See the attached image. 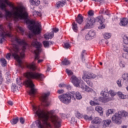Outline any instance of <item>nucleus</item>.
Here are the masks:
<instances>
[{"label": "nucleus", "instance_id": "1", "mask_svg": "<svg viewBox=\"0 0 128 128\" xmlns=\"http://www.w3.org/2000/svg\"><path fill=\"white\" fill-rule=\"evenodd\" d=\"M32 110L35 116L38 118L36 121V126L38 128H54L48 121L50 118L56 128H60L62 120L57 116H54V110H52L49 112L42 110L40 108L34 106H32Z\"/></svg>", "mask_w": 128, "mask_h": 128}, {"label": "nucleus", "instance_id": "2", "mask_svg": "<svg viewBox=\"0 0 128 128\" xmlns=\"http://www.w3.org/2000/svg\"><path fill=\"white\" fill-rule=\"evenodd\" d=\"M12 44V48L10 50V53H8L6 56L7 60H10V56H12L15 60H16L19 66L21 68H24V66L22 65V60L24 58V50L26 48V42L24 40L15 36L11 40Z\"/></svg>", "mask_w": 128, "mask_h": 128}, {"label": "nucleus", "instance_id": "3", "mask_svg": "<svg viewBox=\"0 0 128 128\" xmlns=\"http://www.w3.org/2000/svg\"><path fill=\"white\" fill-rule=\"evenodd\" d=\"M12 16L16 20H24L28 28L34 34H40L42 32V25L38 23L36 24L34 20L28 18V14L24 7L16 8L12 12Z\"/></svg>", "mask_w": 128, "mask_h": 128}, {"label": "nucleus", "instance_id": "4", "mask_svg": "<svg viewBox=\"0 0 128 128\" xmlns=\"http://www.w3.org/2000/svg\"><path fill=\"white\" fill-rule=\"evenodd\" d=\"M25 76L27 78L24 82L25 84L28 88H31L28 94L32 96H34L38 89L34 88V84L32 82V80H39L42 82V80H44V76L42 74L36 73L35 72H28L25 74Z\"/></svg>", "mask_w": 128, "mask_h": 128}, {"label": "nucleus", "instance_id": "5", "mask_svg": "<svg viewBox=\"0 0 128 128\" xmlns=\"http://www.w3.org/2000/svg\"><path fill=\"white\" fill-rule=\"evenodd\" d=\"M96 22L100 24V26L98 27L99 30H102L106 28V25L104 24V19L102 16H98L96 18H94L92 17H89L86 20V25L84 26V30L87 28H92V26L96 24Z\"/></svg>", "mask_w": 128, "mask_h": 128}, {"label": "nucleus", "instance_id": "6", "mask_svg": "<svg viewBox=\"0 0 128 128\" xmlns=\"http://www.w3.org/2000/svg\"><path fill=\"white\" fill-rule=\"evenodd\" d=\"M71 82L73 84L76 88H80L85 92H92V89L84 84V82L82 80H78L76 76H73L71 78Z\"/></svg>", "mask_w": 128, "mask_h": 128}, {"label": "nucleus", "instance_id": "7", "mask_svg": "<svg viewBox=\"0 0 128 128\" xmlns=\"http://www.w3.org/2000/svg\"><path fill=\"white\" fill-rule=\"evenodd\" d=\"M12 23H9L8 24V28L9 29V30H6V28H4V27L2 28V31H1L2 35H0V36H1V38L0 39V44H2L4 42V38H6V36H8L9 38H12V40L14 38L15 36L16 38H18L16 36H12Z\"/></svg>", "mask_w": 128, "mask_h": 128}, {"label": "nucleus", "instance_id": "8", "mask_svg": "<svg viewBox=\"0 0 128 128\" xmlns=\"http://www.w3.org/2000/svg\"><path fill=\"white\" fill-rule=\"evenodd\" d=\"M74 94H76V92H70L69 94H63L58 96V98L64 104H68L72 102V100H76L74 98Z\"/></svg>", "mask_w": 128, "mask_h": 128}, {"label": "nucleus", "instance_id": "9", "mask_svg": "<svg viewBox=\"0 0 128 128\" xmlns=\"http://www.w3.org/2000/svg\"><path fill=\"white\" fill-rule=\"evenodd\" d=\"M124 116L126 118L128 116V112L124 111H119L118 113H116L114 116H112V122L114 124H122V118Z\"/></svg>", "mask_w": 128, "mask_h": 128}, {"label": "nucleus", "instance_id": "10", "mask_svg": "<svg viewBox=\"0 0 128 128\" xmlns=\"http://www.w3.org/2000/svg\"><path fill=\"white\" fill-rule=\"evenodd\" d=\"M32 46L36 48V50L34 51L35 54V60H38L40 58V52H42V44L40 42H38L36 39H34L32 42Z\"/></svg>", "mask_w": 128, "mask_h": 128}, {"label": "nucleus", "instance_id": "11", "mask_svg": "<svg viewBox=\"0 0 128 128\" xmlns=\"http://www.w3.org/2000/svg\"><path fill=\"white\" fill-rule=\"evenodd\" d=\"M108 88H105L104 90H102L100 92V96L103 97H100L99 100L100 102H110V100H112V98L108 96Z\"/></svg>", "mask_w": 128, "mask_h": 128}, {"label": "nucleus", "instance_id": "12", "mask_svg": "<svg viewBox=\"0 0 128 128\" xmlns=\"http://www.w3.org/2000/svg\"><path fill=\"white\" fill-rule=\"evenodd\" d=\"M50 96V92L43 94L40 97V100L42 102L45 106H50V102L48 100V98Z\"/></svg>", "mask_w": 128, "mask_h": 128}, {"label": "nucleus", "instance_id": "13", "mask_svg": "<svg viewBox=\"0 0 128 128\" xmlns=\"http://www.w3.org/2000/svg\"><path fill=\"white\" fill-rule=\"evenodd\" d=\"M12 6V5L10 2H8V0H0V8L2 10H4L6 8V6Z\"/></svg>", "mask_w": 128, "mask_h": 128}, {"label": "nucleus", "instance_id": "14", "mask_svg": "<svg viewBox=\"0 0 128 128\" xmlns=\"http://www.w3.org/2000/svg\"><path fill=\"white\" fill-rule=\"evenodd\" d=\"M94 36H96V32L94 30H91L88 32V34L86 36V39L87 40H92Z\"/></svg>", "mask_w": 128, "mask_h": 128}, {"label": "nucleus", "instance_id": "15", "mask_svg": "<svg viewBox=\"0 0 128 128\" xmlns=\"http://www.w3.org/2000/svg\"><path fill=\"white\" fill-rule=\"evenodd\" d=\"M96 78V75L92 73H88V74H84L82 78Z\"/></svg>", "mask_w": 128, "mask_h": 128}, {"label": "nucleus", "instance_id": "16", "mask_svg": "<svg viewBox=\"0 0 128 128\" xmlns=\"http://www.w3.org/2000/svg\"><path fill=\"white\" fill-rule=\"evenodd\" d=\"M123 46V50L126 52V54H123V58H128V44H124Z\"/></svg>", "mask_w": 128, "mask_h": 128}, {"label": "nucleus", "instance_id": "17", "mask_svg": "<svg viewBox=\"0 0 128 128\" xmlns=\"http://www.w3.org/2000/svg\"><path fill=\"white\" fill-rule=\"evenodd\" d=\"M66 4V0L58 1L56 4V8H62V6H65Z\"/></svg>", "mask_w": 128, "mask_h": 128}, {"label": "nucleus", "instance_id": "18", "mask_svg": "<svg viewBox=\"0 0 128 128\" xmlns=\"http://www.w3.org/2000/svg\"><path fill=\"white\" fill-rule=\"evenodd\" d=\"M120 24L121 26H126L128 24V18H123L121 20Z\"/></svg>", "mask_w": 128, "mask_h": 128}, {"label": "nucleus", "instance_id": "19", "mask_svg": "<svg viewBox=\"0 0 128 128\" xmlns=\"http://www.w3.org/2000/svg\"><path fill=\"white\" fill-rule=\"evenodd\" d=\"M43 46L46 48H50V46H52V44H54V42L52 41H48V40H44L42 42Z\"/></svg>", "mask_w": 128, "mask_h": 128}, {"label": "nucleus", "instance_id": "20", "mask_svg": "<svg viewBox=\"0 0 128 128\" xmlns=\"http://www.w3.org/2000/svg\"><path fill=\"white\" fill-rule=\"evenodd\" d=\"M26 68L31 70L34 71L35 70H36V62H32V64H27Z\"/></svg>", "mask_w": 128, "mask_h": 128}, {"label": "nucleus", "instance_id": "21", "mask_svg": "<svg viewBox=\"0 0 128 128\" xmlns=\"http://www.w3.org/2000/svg\"><path fill=\"white\" fill-rule=\"evenodd\" d=\"M54 32H52L50 33H46L44 34V38L46 40H52V38H54Z\"/></svg>", "mask_w": 128, "mask_h": 128}, {"label": "nucleus", "instance_id": "22", "mask_svg": "<svg viewBox=\"0 0 128 128\" xmlns=\"http://www.w3.org/2000/svg\"><path fill=\"white\" fill-rule=\"evenodd\" d=\"M76 22L79 24H80L84 22V16L80 14H78L77 18H76Z\"/></svg>", "mask_w": 128, "mask_h": 128}, {"label": "nucleus", "instance_id": "23", "mask_svg": "<svg viewBox=\"0 0 128 128\" xmlns=\"http://www.w3.org/2000/svg\"><path fill=\"white\" fill-rule=\"evenodd\" d=\"M99 100L97 98H94V100H90V104L91 106H100Z\"/></svg>", "mask_w": 128, "mask_h": 128}, {"label": "nucleus", "instance_id": "24", "mask_svg": "<svg viewBox=\"0 0 128 128\" xmlns=\"http://www.w3.org/2000/svg\"><path fill=\"white\" fill-rule=\"evenodd\" d=\"M102 122V119L100 118L96 117L92 121V124H99Z\"/></svg>", "mask_w": 128, "mask_h": 128}, {"label": "nucleus", "instance_id": "25", "mask_svg": "<svg viewBox=\"0 0 128 128\" xmlns=\"http://www.w3.org/2000/svg\"><path fill=\"white\" fill-rule=\"evenodd\" d=\"M30 2L32 6H38L40 4V0H30Z\"/></svg>", "mask_w": 128, "mask_h": 128}, {"label": "nucleus", "instance_id": "26", "mask_svg": "<svg viewBox=\"0 0 128 128\" xmlns=\"http://www.w3.org/2000/svg\"><path fill=\"white\" fill-rule=\"evenodd\" d=\"M117 94L119 96V98H122V100H125L126 98H128V95H124L122 92H117Z\"/></svg>", "mask_w": 128, "mask_h": 128}, {"label": "nucleus", "instance_id": "27", "mask_svg": "<svg viewBox=\"0 0 128 128\" xmlns=\"http://www.w3.org/2000/svg\"><path fill=\"white\" fill-rule=\"evenodd\" d=\"M95 110L98 112H99L100 114V116H102L104 114V111H102V108L100 106H97L96 107Z\"/></svg>", "mask_w": 128, "mask_h": 128}, {"label": "nucleus", "instance_id": "28", "mask_svg": "<svg viewBox=\"0 0 128 128\" xmlns=\"http://www.w3.org/2000/svg\"><path fill=\"white\" fill-rule=\"evenodd\" d=\"M122 78L124 80H126V84H128V74L124 73L122 76Z\"/></svg>", "mask_w": 128, "mask_h": 128}, {"label": "nucleus", "instance_id": "29", "mask_svg": "<svg viewBox=\"0 0 128 128\" xmlns=\"http://www.w3.org/2000/svg\"><path fill=\"white\" fill-rule=\"evenodd\" d=\"M72 28L73 30H74V32H78V24H76V22H74L72 24Z\"/></svg>", "mask_w": 128, "mask_h": 128}, {"label": "nucleus", "instance_id": "30", "mask_svg": "<svg viewBox=\"0 0 128 128\" xmlns=\"http://www.w3.org/2000/svg\"><path fill=\"white\" fill-rule=\"evenodd\" d=\"M74 96H76V100H81V98H82V94H80V92H75V94L74 95Z\"/></svg>", "mask_w": 128, "mask_h": 128}, {"label": "nucleus", "instance_id": "31", "mask_svg": "<svg viewBox=\"0 0 128 128\" xmlns=\"http://www.w3.org/2000/svg\"><path fill=\"white\" fill-rule=\"evenodd\" d=\"M110 122H112V121L110 120H104V124H103V127L106 128V126H108L110 124Z\"/></svg>", "mask_w": 128, "mask_h": 128}, {"label": "nucleus", "instance_id": "32", "mask_svg": "<svg viewBox=\"0 0 128 128\" xmlns=\"http://www.w3.org/2000/svg\"><path fill=\"white\" fill-rule=\"evenodd\" d=\"M83 80H84V82H86L87 84L89 85L90 86H92V82L90 80V79L87 78H83Z\"/></svg>", "mask_w": 128, "mask_h": 128}, {"label": "nucleus", "instance_id": "33", "mask_svg": "<svg viewBox=\"0 0 128 128\" xmlns=\"http://www.w3.org/2000/svg\"><path fill=\"white\" fill-rule=\"evenodd\" d=\"M70 64V61L66 58H64L62 62V64H63V66H68Z\"/></svg>", "mask_w": 128, "mask_h": 128}, {"label": "nucleus", "instance_id": "34", "mask_svg": "<svg viewBox=\"0 0 128 128\" xmlns=\"http://www.w3.org/2000/svg\"><path fill=\"white\" fill-rule=\"evenodd\" d=\"M18 117H16L15 118H13L11 120V124H18Z\"/></svg>", "mask_w": 128, "mask_h": 128}, {"label": "nucleus", "instance_id": "35", "mask_svg": "<svg viewBox=\"0 0 128 128\" xmlns=\"http://www.w3.org/2000/svg\"><path fill=\"white\" fill-rule=\"evenodd\" d=\"M112 36V34L110 33H105L104 34V37L106 40H108Z\"/></svg>", "mask_w": 128, "mask_h": 128}, {"label": "nucleus", "instance_id": "36", "mask_svg": "<svg viewBox=\"0 0 128 128\" xmlns=\"http://www.w3.org/2000/svg\"><path fill=\"white\" fill-rule=\"evenodd\" d=\"M123 42L124 44H128V37L126 35H124L123 36Z\"/></svg>", "mask_w": 128, "mask_h": 128}, {"label": "nucleus", "instance_id": "37", "mask_svg": "<svg viewBox=\"0 0 128 128\" xmlns=\"http://www.w3.org/2000/svg\"><path fill=\"white\" fill-rule=\"evenodd\" d=\"M11 90L13 92H16L18 90V86H16V84H12Z\"/></svg>", "mask_w": 128, "mask_h": 128}, {"label": "nucleus", "instance_id": "38", "mask_svg": "<svg viewBox=\"0 0 128 128\" xmlns=\"http://www.w3.org/2000/svg\"><path fill=\"white\" fill-rule=\"evenodd\" d=\"M0 62L2 64V66H6V59L2 58L0 59Z\"/></svg>", "mask_w": 128, "mask_h": 128}, {"label": "nucleus", "instance_id": "39", "mask_svg": "<svg viewBox=\"0 0 128 128\" xmlns=\"http://www.w3.org/2000/svg\"><path fill=\"white\" fill-rule=\"evenodd\" d=\"M108 92L110 94L112 98H114V96L116 95V92L112 90H110Z\"/></svg>", "mask_w": 128, "mask_h": 128}, {"label": "nucleus", "instance_id": "40", "mask_svg": "<svg viewBox=\"0 0 128 128\" xmlns=\"http://www.w3.org/2000/svg\"><path fill=\"white\" fill-rule=\"evenodd\" d=\"M114 114V110L113 109H109L106 113L107 116H109L110 114Z\"/></svg>", "mask_w": 128, "mask_h": 128}, {"label": "nucleus", "instance_id": "41", "mask_svg": "<svg viewBox=\"0 0 128 128\" xmlns=\"http://www.w3.org/2000/svg\"><path fill=\"white\" fill-rule=\"evenodd\" d=\"M64 48H70V44L68 42H66L64 44Z\"/></svg>", "mask_w": 128, "mask_h": 128}, {"label": "nucleus", "instance_id": "42", "mask_svg": "<svg viewBox=\"0 0 128 128\" xmlns=\"http://www.w3.org/2000/svg\"><path fill=\"white\" fill-rule=\"evenodd\" d=\"M66 74H68V76H72L73 74V72L72 71V70H69L68 69H66Z\"/></svg>", "mask_w": 128, "mask_h": 128}, {"label": "nucleus", "instance_id": "43", "mask_svg": "<svg viewBox=\"0 0 128 128\" xmlns=\"http://www.w3.org/2000/svg\"><path fill=\"white\" fill-rule=\"evenodd\" d=\"M84 120H92V116L89 117L88 116V115H84Z\"/></svg>", "mask_w": 128, "mask_h": 128}, {"label": "nucleus", "instance_id": "44", "mask_svg": "<svg viewBox=\"0 0 128 128\" xmlns=\"http://www.w3.org/2000/svg\"><path fill=\"white\" fill-rule=\"evenodd\" d=\"M76 116L78 118H82V115L80 112H76Z\"/></svg>", "mask_w": 128, "mask_h": 128}, {"label": "nucleus", "instance_id": "45", "mask_svg": "<svg viewBox=\"0 0 128 128\" xmlns=\"http://www.w3.org/2000/svg\"><path fill=\"white\" fill-rule=\"evenodd\" d=\"M3 82L4 78H2V72L0 71V84H2Z\"/></svg>", "mask_w": 128, "mask_h": 128}, {"label": "nucleus", "instance_id": "46", "mask_svg": "<svg viewBox=\"0 0 128 128\" xmlns=\"http://www.w3.org/2000/svg\"><path fill=\"white\" fill-rule=\"evenodd\" d=\"M119 64L120 68H124L126 66V63L124 61H120Z\"/></svg>", "mask_w": 128, "mask_h": 128}, {"label": "nucleus", "instance_id": "47", "mask_svg": "<svg viewBox=\"0 0 128 128\" xmlns=\"http://www.w3.org/2000/svg\"><path fill=\"white\" fill-rule=\"evenodd\" d=\"M6 16H8V18H10L12 16V12H10V11L6 10Z\"/></svg>", "mask_w": 128, "mask_h": 128}, {"label": "nucleus", "instance_id": "48", "mask_svg": "<svg viewBox=\"0 0 128 128\" xmlns=\"http://www.w3.org/2000/svg\"><path fill=\"white\" fill-rule=\"evenodd\" d=\"M33 14H37V16H42V13H40V12H38L36 10L34 11Z\"/></svg>", "mask_w": 128, "mask_h": 128}, {"label": "nucleus", "instance_id": "49", "mask_svg": "<svg viewBox=\"0 0 128 128\" xmlns=\"http://www.w3.org/2000/svg\"><path fill=\"white\" fill-rule=\"evenodd\" d=\"M94 14V13L93 10H90L88 12V15L90 16H92Z\"/></svg>", "mask_w": 128, "mask_h": 128}, {"label": "nucleus", "instance_id": "50", "mask_svg": "<svg viewBox=\"0 0 128 128\" xmlns=\"http://www.w3.org/2000/svg\"><path fill=\"white\" fill-rule=\"evenodd\" d=\"M116 84L120 88H122V80H118L116 82Z\"/></svg>", "mask_w": 128, "mask_h": 128}, {"label": "nucleus", "instance_id": "51", "mask_svg": "<svg viewBox=\"0 0 128 128\" xmlns=\"http://www.w3.org/2000/svg\"><path fill=\"white\" fill-rule=\"evenodd\" d=\"M6 84H10V77L9 76H7L6 78Z\"/></svg>", "mask_w": 128, "mask_h": 128}, {"label": "nucleus", "instance_id": "52", "mask_svg": "<svg viewBox=\"0 0 128 128\" xmlns=\"http://www.w3.org/2000/svg\"><path fill=\"white\" fill-rule=\"evenodd\" d=\"M96 2H100V4H104V0H92Z\"/></svg>", "mask_w": 128, "mask_h": 128}, {"label": "nucleus", "instance_id": "53", "mask_svg": "<svg viewBox=\"0 0 128 128\" xmlns=\"http://www.w3.org/2000/svg\"><path fill=\"white\" fill-rule=\"evenodd\" d=\"M85 54H86V50H82L81 54L82 60H84V56Z\"/></svg>", "mask_w": 128, "mask_h": 128}, {"label": "nucleus", "instance_id": "54", "mask_svg": "<svg viewBox=\"0 0 128 128\" xmlns=\"http://www.w3.org/2000/svg\"><path fill=\"white\" fill-rule=\"evenodd\" d=\"M18 30H20V32H22V34L23 32H24V28H22L20 26H18Z\"/></svg>", "mask_w": 128, "mask_h": 128}, {"label": "nucleus", "instance_id": "55", "mask_svg": "<svg viewBox=\"0 0 128 128\" xmlns=\"http://www.w3.org/2000/svg\"><path fill=\"white\" fill-rule=\"evenodd\" d=\"M16 82L20 86L22 83H20V78H17L16 79Z\"/></svg>", "mask_w": 128, "mask_h": 128}, {"label": "nucleus", "instance_id": "56", "mask_svg": "<svg viewBox=\"0 0 128 128\" xmlns=\"http://www.w3.org/2000/svg\"><path fill=\"white\" fill-rule=\"evenodd\" d=\"M20 122L22 124H24V118H20Z\"/></svg>", "mask_w": 128, "mask_h": 128}, {"label": "nucleus", "instance_id": "57", "mask_svg": "<svg viewBox=\"0 0 128 128\" xmlns=\"http://www.w3.org/2000/svg\"><path fill=\"white\" fill-rule=\"evenodd\" d=\"M59 30L58 29V28H52V31L53 32H58Z\"/></svg>", "mask_w": 128, "mask_h": 128}, {"label": "nucleus", "instance_id": "58", "mask_svg": "<svg viewBox=\"0 0 128 128\" xmlns=\"http://www.w3.org/2000/svg\"><path fill=\"white\" fill-rule=\"evenodd\" d=\"M28 36L29 38H34V34L32 33H30Z\"/></svg>", "mask_w": 128, "mask_h": 128}, {"label": "nucleus", "instance_id": "59", "mask_svg": "<svg viewBox=\"0 0 128 128\" xmlns=\"http://www.w3.org/2000/svg\"><path fill=\"white\" fill-rule=\"evenodd\" d=\"M76 122V118H74V117H72V118H71V124H74V122Z\"/></svg>", "mask_w": 128, "mask_h": 128}, {"label": "nucleus", "instance_id": "60", "mask_svg": "<svg viewBox=\"0 0 128 128\" xmlns=\"http://www.w3.org/2000/svg\"><path fill=\"white\" fill-rule=\"evenodd\" d=\"M58 92L60 94H64V90H58Z\"/></svg>", "mask_w": 128, "mask_h": 128}, {"label": "nucleus", "instance_id": "61", "mask_svg": "<svg viewBox=\"0 0 128 128\" xmlns=\"http://www.w3.org/2000/svg\"><path fill=\"white\" fill-rule=\"evenodd\" d=\"M4 26L0 24V35L2 36V28H3Z\"/></svg>", "mask_w": 128, "mask_h": 128}, {"label": "nucleus", "instance_id": "62", "mask_svg": "<svg viewBox=\"0 0 128 128\" xmlns=\"http://www.w3.org/2000/svg\"><path fill=\"white\" fill-rule=\"evenodd\" d=\"M104 14H106V16H110V14H108V10H106L104 12Z\"/></svg>", "mask_w": 128, "mask_h": 128}, {"label": "nucleus", "instance_id": "63", "mask_svg": "<svg viewBox=\"0 0 128 128\" xmlns=\"http://www.w3.org/2000/svg\"><path fill=\"white\" fill-rule=\"evenodd\" d=\"M8 104H9L10 106H12L14 104V103L12 101H8Z\"/></svg>", "mask_w": 128, "mask_h": 128}, {"label": "nucleus", "instance_id": "64", "mask_svg": "<svg viewBox=\"0 0 128 128\" xmlns=\"http://www.w3.org/2000/svg\"><path fill=\"white\" fill-rule=\"evenodd\" d=\"M64 86H66V84H59L60 88H64Z\"/></svg>", "mask_w": 128, "mask_h": 128}]
</instances>
